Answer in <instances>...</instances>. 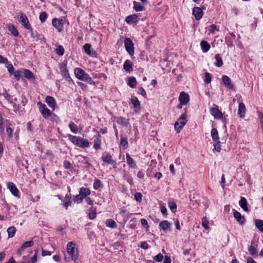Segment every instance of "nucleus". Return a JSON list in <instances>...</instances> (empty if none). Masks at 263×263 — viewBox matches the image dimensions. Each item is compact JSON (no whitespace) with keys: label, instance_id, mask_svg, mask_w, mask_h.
<instances>
[{"label":"nucleus","instance_id":"51","mask_svg":"<svg viewBox=\"0 0 263 263\" xmlns=\"http://www.w3.org/2000/svg\"><path fill=\"white\" fill-rule=\"evenodd\" d=\"M83 199V197L81 195V194L79 193V194L76 195L75 197V201L78 203H80L82 202Z\"/></svg>","mask_w":263,"mask_h":263},{"label":"nucleus","instance_id":"26","mask_svg":"<svg viewBox=\"0 0 263 263\" xmlns=\"http://www.w3.org/2000/svg\"><path fill=\"white\" fill-rule=\"evenodd\" d=\"M7 27L8 30L10 31L12 34L14 36H17L18 35V32L14 25L9 24L7 25Z\"/></svg>","mask_w":263,"mask_h":263},{"label":"nucleus","instance_id":"60","mask_svg":"<svg viewBox=\"0 0 263 263\" xmlns=\"http://www.w3.org/2000/svg\"><path fill=\"white\" fill-rule=\"evenodd\" d=\"M135 198L137 201H140L142 199V194L140 193H136L135 194Z\"/></svg>","mask_w":263,"mask_h":263},{"label":"nucleus","instance_id":"33","mask_svg":"<svg viewBox=\"0 0 263 263\" xmlns=\"http://www.w3.org/2000/svg\"><path fill=\"white\" fill-rule=\"evenodd\" d=\"M105 224L107 227L110 228H116L117 227V224L115 221L111 219H108L106 220Z\"/></svg>","mask_w":263,"mask_h":263},{"label":"nucleus","instance_id":"59","mask_svg":"<svg viewBox=\"0 0 263 263\" xmlns=\"http://www.w3.org/2000/svg\"><path fill=\"white\" fill-rule=\"evenodd\" d=\"M160 210L162 214L164 215H167V209L163 205H160Z\"/></svg>","mask_w":263,"mask_h":263},{"label":"nucleus","instance_id":"63","mask_svg":"<svg viewBox=\"0 0 263 263\" xmlns=\"http://www.w3.org/2000/svg\"><path fill=\"white\" fill-rule=\"evenodd\" d=\"M140 247L143 249H147L148 248V245L146 242H142L140 245Z\"/></svg>","mask_w":263,"mask_h":263},{"label":"nucleus","instance_id":"52","mask_svg":"<svg viewBox=\"0 0 263 263\" xmlns=\"http://www.w3.org/2000/svg\"><path fill=\"white\" fill-rule=\"evenodd\" d=\"M154 259L156 261L160 262L161 261L163 258V256L161 253L157 254L156 256L154 257Z\"/></svg>","mask_w":263,"mask_h":263},{"label":"nucleus","instance_id":"9","mask_svg":"<svg viewBox=\"0 0 263 263\" xmlns=\"http://www.w3.org/2000/svg\"><path fill=\"white\" fill-rule=\"evenodd\" d=\"M210 112L211 114L216 119H222L223 117L222 112L218 109V108L217 106L210 108Z\"/></svg>","mask_w":263,"mask_h":263},{"label":"nucleus","instance_id":"1","mask_svg":"<svg viewBox=\"0 0 263 263\" xmlns=\"http://www.w3.org/2000/svg\"><path fill=\"white\" fill-rule=\"evenodd\" d=\"M68 139L75 145L80 147L85 148L89 146V143L88 141L82 137L69 135L68 136Z\"/></svg>","mask_w":263,"mask_h":263},{"label":"nucleus","instance_id":"2","mask_svg":"<svg viewBox=\"0 0 263 263\" xmlns=\"http://www.w3.org/2000/svg\"><path fill=\"white\" fill-rule=\"evenodd\" d=\"M187 122L186 116L182 114L175 124V129L179 133Z\"/></svg>","mask_w":263,"mask_h":263},{"label":"nucleus","instance_id":"39","mask_svg":"<svg viewBox=\"0 0 263 263\" xmlns=\"http://www.w3.org/2000/svg\"><path fill=\"white\" fill-rule=\"evenodd\" d=\"M80 80L84 81L89 84H92L93 83L91 78L89 77V76L86 73L83 76L82 78H81Z\"/></svg>","mask_w":263,"mask_h":263},{"label":"nucleus","instance_id":"50","mask_svg":"<svg viewBox=\"0 0 263 263\" xmlns=\"http://www.w3.org/2000/svg\"><path fill=\"white\" fill-rule=\"evenodd\" d=\"M47 14L45 12H41L39 16V19L42 23H43L45 21L47 18Z\"/></svg>","mask_w":263,"mask_h":263},{"label":"nucleus","instance_id":"28","mask_svg":"<svg viewBox=\"0 0 263 263\" xmlns=\"http://www.w3.org/2000/svg\"><path fill=\"white\" fill-rule=\"evenodd\" d=\"M79 193L81 194L84 198H86L87 196H88L90 194L91 191L88 188L81 187L80 189Z\"/></svg>","mask_w":263,"mask_h":263},{"label":"nucleus","instance_id":"36","mask_svg":"<svg viewBox=\"0 0 263 263\" xmlns=\"http://www.w3.org/2000/svg\"><path fill=\"white\" fill-rule=\"evenodd\" d=\"M215 58L216 60V62L215 63V65L218 67L222 66L223 65V61L220 55L217 54L215 55Z\"/></svg>","mask_w":263,"mask_h":263},{"label":"nucleus","instance_id":"32","mask_svg":"<svg viewBox=\"0 0 263 263\" xmlns=\"http://www.w3.org/2000/svg\"><path fill=\"white\" fill-rule=\"evenodd\" d=\"M127 84L129 87L135 88L137 85V81L136 78L133 77H128Z\"/></svg>","mask_w":263,"mask_h":263},{"label":"nucleus","instance_id":"37","mask_svg":"<svg viewBox=\"0 0 263 263\" xmlns=\"http://www.w3.org/2000/svg\"><path fill=\"white\" fill-rule=\"evenodd\" d=\"M255 226L261 232H263V220L257 219L255 220Z\"/></svg>","mask_w":263,"mask_h":263},{"label":"nucleus","instance_id":"7","mask_svg":"<svg viewBox=\"0 0 263 263\" xmlns=\"http://www.w3.org/2000/svg\"><path fill=\"white\" fill-rule=\"evenodd\" d=\"M18 21L26 29H30L31 26L27 16L23 13H20Z\"/></svg>","mask_w":263,"mask_h":263},{"label":"nucleus","instance_id":"15","mask_svg":"<svg viewBox=\"0 0 263 263\" xmlns=\"http://www.w3.org/2000/svg\"><path fill=\"white\" fill-rule=\"evenodd\" d=\"M22 74L28 80H34L35 77L33 73L28 69H22Z\"/></svg>","mask_w":263,"mask_h":263},{"label":"nucleus","instance_id":"41","mask_svg":"<svg viewBox=\"0 0 263 263\" xmlns=\"http://www.w3.org/2000/svg\"><path fill=\"white\" fill-rule=\"evenodd\" d=\"M69 127L72 132L73 133H77L78 132V126L73 122H70L69 124Z\"/></svg>","mask_w":263,"mask_h":263},{"label":"nucleus","instance_id":"62","mask_svg":"<svg viewBox=\"0 0 263 263\" xmlns=\"http://www.w3.org/2000/svg\"><path fill=\"white\" fill-rule=\"evenodd\" d=\"M6 133L8 135L9 137L11 138L12 137L13 130L11 128H10V127L7 128Z\"/></svg>","mask_w":263,"mask_h":263},{"label":"nucleus","instance_id":"45","mask_svg":"<svg viewBox=\"0 0 263 263\" xmlns=\"http://www.w3.org/2000/svg\"><path fill=\"white\" fill-rule=\"evenodd\" d=\"M214 149L217 152H220V151H221V145H220V142L219 141H214Z\"/></svg>","mask_w":263,"mask_h":263},{"label":"nucleus","instance_id":"64","mask_svg":"<svg viewBox=\"0 0 263 263\" xmlns=\"http://www.w3.org/2000/svg\"><path fill=\"white\" fill-rule=\"evenodd\" d=\"M163 263H171V258L167 256H165Z\"/></svg>","mask_w":263,"mask_h":263},{"label":"nucleus","instance_id":"22","mask_svg":"<svg viewBox=\"0 0 263 263\" xmlns=\"http://www.w3.org/2000/svg\"><path fill=\"white\" fill-rule=\"evenodd\" d=\"M71 194H66L65 198L63 200V206L67 209L69 206H70L71 204Z\"/></svg>","mask_w":263,"mask_h":263},{"label":"nucleus","instance_id":"14","mask_svg":"<svg viewBox=\"0 0 263 263\" xmlns=\"http://www.w3.org/2000/svg\"><path fill=\"white\" fill-rule=\"evenodd\" d=\"M193 14L195 16L196 20H199L202 17L203 14L201 8L194 7L193 10Z\"/></svg>","mask_w":263,"mask_h":263},{"label":"nucleus","instance_id":"25","mask_svg":"<svg viewBox=\"0 0 263 263\" xmlns=\"http://www.w3.org/2000/svg\"><path fill=\"white\" fill-rule=\"evenodd\" d=\"M234 217L237 220L238 222L241 224L243 223L245 221V218L241 216L239 212L235 211L234 213Z\"/></svg>","mask_w":263,"mask_h":263},{"label":"nucleus","instance_id":"11","mask_svg":"<svg viewBox=\"0 0 263 263\" xmlns=\"http://www.w3.org/2000/svg\"><path fill=\"white\" fill-rule=\"evenodd\" d=\"M178 99L180 103L183 105H186L190 100L189 95L183 91L180 93Z\"/></svg>","mask_w":263,"mask_h":263},{"label":"nucleus","instance_id":"8","mask_svg":"<svg viewBox=\"0 0 263 263\" xmlns=\"http://www.w3.org/2000/svg\"><path fill=\"white\" fill-rule=\"evenodd\" d=\"M101 159L104 162L102 164L103 165H104L105 163H107L111 165L114 167H116V162L112 159L110 155L107 154L105 156H103L101 157Z\"/></svg>","mask_w":263,"mask_h":263},{"label":"nucleus","instance_id":"30","mask_svg":"<svg viewBox=\"0 0 263 263\" xmlns=\"http://www.w3.org/2000/svg\"><path fill=\"white\" fill-rule=\"evenodd\" d=\"M200 46L203 52H206L210 48V45L205 41H202L200 43Z\"/></svg>","mask_w":263,"mask_h":263},{"label":"nucleus","instance_id":"21","mask_svg":"<svg viewBox=\"0 0 263 263\" xmlns=\"http://www.w3.org/2000/svg\"><path fill=\"white\" fill-rule=\"evenodd\" d=\"M46 102L49 107L52 108V109H54L55 107V101L54 99L50 96H47L46 97Z\"/></svg>","mask_w":263,"mask_h":263},{"label":"nucleus","instance_id":"4","mask_svg":"<svg viewBox=\"0 0 263 263\" xmlns=\"http://www.w3.org/2000/svg\"><path fill=\"white\" fill-rule=\"evenodd\" d=\"M76 245L73 242H69L67 245V251L73 260L77 259V251L75 248Z\"/></svg>","mask_w":263,"mask_h":263},{"label":"nucleus","instance_id":"20","mask_svg":"<svg viewBox=\"0 0 263 263\" xmlns=\"http://www.w3.org/2000/svg\"><path fill=\"white\" fill-rule=\"evenodd\" d=\"M222 81L224 85L230 89L233 88V85L231 83V79L230 78L227 76H223L222 77Z\"/></svg>","mask_w":263,"mask_h":263},{"label":"nucleus","instance_id":"27","mask_svg":"<svg viewBox=\"0 0 263 263\" xmlns=\"http://www.w3.org/2000/svg\"><path fill=\"white\" fill-rule=\"evenodd\" d=\"M33 241L32 240L26 241L24 242L21 247L18 249V252H21L23 251L26 248L30 247L33 245Z\"/></svg>","mask_w":263,"mask_h":263},{"label":"nucleus","instance_id":"24","mask_svg":"<svg viewBox=\"0 0 263 263\" xmlns=\"http://www.w3.org/2000/svg\"><path fill=\"white\" fill-rule=\"evenodd\" d=\"M86 73V72L81 68H76L74 69V74L76 77L79 80Z\"/></svg>","mask_w":263,"mask_h":263},{"label":"nucleus","instance_id":"40","mask_svg":"<svg viewBox=\"0 0 263 263\" xmlns=\"http://www.w3.org/2000/svg\"><path fill=\"white\" fill-rule=\"evenodd\" d=\"M134 8L136 11H140L144 10V7L141 6L139 3L136 2H134Z\"/></svg>","mask_w":263,"mask_h":263},{"label":"nucleus","instance_id":"55","mask_svg":"<svg viewBox=\"0 0 263 263\" xmlns=\"http://www.w3.org/2000/svg\"><path fill=\"white\" fill-rule=\"evenodd\" d=\"M204 81L207 83H210L211 82V76L209 72H205Z\"/></svg>","mask_w":263,"mask_h":263},{"label":"nucleus","instance_id":"12","mask_svg":"<svg viewBox=\"0 0 263 263\" xmlns=\"http://www.w3.org/2000/svg\"><path fill=\"white\" fill-rule=\"evenodd\" d=\"M83 48L85 53L91 57L96 56V52L93 49H91V45L89 44H85L83 46Z\"/></svg>","mask_w":263,"mask_h":263},{"label":"nucleus","instance_id":"6","mask_svg":"<svg viewBox=\"0 0 263 263\" xmlns=\"http://www.w3.org/2000/svg\"><path fill=\"white\" fill-rule=\"evenodd\" d=\"M64 17H60L59 18H54L52 20V25L57 29L59 32L62 31L63 28L64 24Z\"/></svg>","mask_w":263,"mask_h":263},{"label":"nucleus","instance_id":"53","mask_svg":"<svg viewBox=\"0 0 263 263\" xmlns=\"http://www.w3.org/2000/svg\"><path fill=\"white\" fill-rule=\"evenodd\" d=\"M89 217L91 219H93L96 217V213L92 209H90L89 210Z\"/></svg>","mask_w":263,"mask_h":263},{"label":"nucleus","instance_id":"38","mask_svg":"<svg viewBox=\"0 0 263 263\" xmlns=\"http://www.w3.org/2000/svg\"><path fill=\"white\" fill-rule=\"evenodd\" d=\"M7 232L8 234V237L9 238L13 237L14 236L15 233L16 232V229L14 227H9L7 229Z\"/></svg>","mask_w":263,"mask_h":263},{"label":"nucleus","instance_id":"13","mask_svg":"<svg viewBox=\"0 0 263 263\" xmlns=\"http://www.w3.org/2000/svg\"><path fill=\"white\" fill-rule=\"evenodd\" d=\"M112 121H116L118 124L123 126H127L129 123L127 119L122 117H115L113 118Z\"/></svg>","mask_w":263,"mask_h":263},{"label":"nucleus","instance_id":"3","mask_svg":"<svg viewBox=\"0 0 263 263\" xmlns=\"http://www.w3.org/2000/svg\"><path fill=\"white\" fill-rule=\"evenodd\" d=\"M39 110L45 119H48L51 115V111L44 104L39 102L37 103Z\"/></svg>","mask_w":263,"mask_h":263},{"label":"nucleus","instance_id":"61","mask_svg":"<svg viewBox=\"0 0 263 263\" xmlns=\"http://www.w3.org/2000/svg\"><path fill=\"white\" fill-rule=\"evenodd\" d=\"M63 165L66 169H68L71 167V163L68 161H65L64 162Z\"/></svg>","mask_w":263,"mask_h":263},{"label":"nucleus","instance_id":"35","mask_svg":"<svg viewBox=\"0 0 263 263\" xmlns=\"http://www.w3.org/2000/svg\"><path fill=\"white\" fill-rule=\"evenodd\" d=\"M239 204L240 206L244 210V211H248V208L247 207V202L245 198L241 197V199L239 202Z\"/></svg>","mask_w":263,"mask_h":263},{"label":"nucleus","instance_id":"31","mask_svg":"<svg viewBox=\"0 0 263 263\" xmlns=\"http://www.w3.org/2000/svg\"><path fill=\"white\" fill-rule=\"evenodd\" d=\"M126 158L128 165H129L131 167L135 168L136 165V163L129 154H126Z\"/></svg>","mask_w":263,"mask_h":263},{"label":"nucleus","instance_id":"17","mask_svg":"<svg viewBox=\"0 0 263 263\" xmlns=\"http://www.w3.org/2000/svg\"><path fill=\"white\" fill-rule=\"evenodd\" d=\"M61 75L64 77L68 81H71L68 70L65 66H61Z\"/></svg>","mask_w":263,"mask_h":263},{"label":"nucleus","instance_id":"23","mask_svg":"<svg viewBox=\"0 0 263 263\" xmlns=\"http://www.w3.org/2000/svg\"><path fill=\"white\" fill-rule=\"evenodd\" d=\"M124 69L127 72H130L133 70L132 62L128 60L125 61L123 65Z\"/></svg>","mask_w":263,"mask_h":263},{"label":"nucleus","instance_id":"19","mask_svg":"<svg viewBox=\"0 0 263 263\" xmlns=\"http://www.w3.org/2000/svg\"><path fill=\"white\" fill-rule=\"evenodd\" d=\"M138 16L137 14L128 15L126 18V22L128 24L135 23L138 22Z\"/></svg>","mask_w":263,"mask_h":263},{"label":"nucleus","instance_id":"18","mask_svg":"<svg viewBox=\"0 0 263 263\" xmlns=\"http://www.w3.org/2000/svg\"><path fill=\"white\" fill-rule=\"evenodd\" d=\"M159 227L164 232L169 230L171 227V224L167 220H163L159 223Z\"/></svg>","mask_w":263,"mask_h":263},{"label":"nucleus","instance_id":"42","mask_svg":"<svg viewBox=\"0 0 263 263\" xmlns=\"http://www.w3.org/2000/svg\"><path fill=\"white\" fill-rule=\"evenodd\" d=\"M169 208L173 212H175L177 209V205L174 201H170L168 203Z\"/></svg>","mask_w":263,"mask_h":263},{"label":"nucleus","instance_id":"56","mask_svg":"<svg viewBox=\"0 0 263 263\" xmlns=\"http://www.w3.org/2000/svg\"><path fill=\"white\" fill-rule=\"evenodd\" d=\"M8 71L11 74H13L14 73V68L12 64H8L6 66Z\"/></svg>","mask_w":263,"mask_h":263},{"label":"nucleus","instance_id":"43","mask_svg":"<svg viewBox=\"0 0 263 263\" xmlns=\"http://www.w3.org/2000/svg\"><path fill=\"white\" fill-rule=\"evenodd\" d=\"M101 144V140L99 139V137H97V139L94 140L93 148L96 150L99 149L100 147Z\"/></svg>","mask_w":263,"mask_h":263},{"label":"nucleus","instance_id":"10","mask_svg":"<svg viewBox=\"0 0 263 263\" xmlns=\"http://www.w3.org/2000/svg\"><path fill=\"white\" fill-rule=\"evenodd\" d=\"M7 188L11 192L12 194L15 196H18L19 191L17 189L16 185L12 182H8L7 184Z\"/></svg>","mask_w":263,"mask_h":263},{"label":"nucleus","instance_id":"29","mask_svg":"<svg viewBox=\"0 0 263 263\" xmlns=\"http://www.w3.org/2000/svg\"><path fill=\"white\" fill-rule=\"evenodd\" d=\"M130 101L132 104L134 105V107L138 110H139L140 108V102L138 99V98L136 97H132L130 99Z\"/></svg>","mask_w":263,"mask_h":263},{"label":"nucleus","instance_id":"46","mask_svg":"<svg viewBox=\"0 0 263 263\" xmlns=\"http://www.w3.org/2000/svg\"><path fill=\"white\" fill-rule=\"evenodd\" d=\"M210 32L213 34L215 33L216 31L219 30L218 28L215 25H212L209 26V29Z\"/></svg>","mask_w":263,"mask_h":263},{"label":"nucleus","instance_id":"16","mask_svg":"<svg viewBox=\"0 0 263 263\" xmlns=\"http://www.w3.org/2000/svg\"><path fill=\"white\" fill-rule=\"evenodd\" d=\"M246 107L245 104L243 103H240L239 104L238 109V114L241 118H243L245 117V112H246Z\"/></svg>","mask_w":263,"mask_h":263},{"label":"nucleus","instance_id":"58","mask_svg":"<svg viewBox=\"0 0 263 263\" xmlns=\"http://www.w3.org/2000/svg\"><path fill=\"white\" fill-rule=\"evenodd\" d=\"M64 50L62 46H59L57 49V53L59 55H62L64 54Z\"/></svg>","mask_w":263,"mask_h":263},{"label":"nucleus","instance_id":"49","mask_svg":"<svg viewBox=\"0 0 263 263\" xmlns=\"http://www.w3.org/2000/svg\"><path fill=\"white\" fill-rule=\"evenodd\" d=\"M102 186V183L100 180L96 179L93 183V187L96 190L99 189Z\"/></svg>","mask_w":263,"mask_h":263},{"label":"nucleus","instance_id":"48","mask_svg":"<svg viewBox=\"0 0 263 263\" xmlns=\"http://www.w3.org/2000/svg\"><path fill=\"white\" fill-rule=\"evenodd\" d=\"M248 250H249V251L251 255H252V256L256 255L257 251L254 247H253V246H251L249 247Z\"/></svg>","mask_w":263,"mask_h":263},{"label":"nucleus","instance_id":"34","mask_svg":"<svg viewBox=\"0 0 263 263\" xmlns=\"http://www.w3.org/2000/svg\"><path fill=\"white\" fill-rule=\"evenodd\" d=\"M211 134L213 141L216 142L219 141L218 133L216 128H213L211 130Z\"/></svg>","mask_w":263,"mask_h":263},{"label":"nucleus","instance_id":"44","mask_svg":"<svg viewBox=\"0 0 263 263\" xmlns=\"http://www.w3.org/2000/svg\"><path fill=\"white\" fill-rule=\"evenodd\" d=\"M201 222H202V226L205 229L208 230L209 229V221L208 220L207 218H206V217H203L202 218Z\"/></svg>","mask_w":263,"mask_h":263},{"label":"nucleus","instance_id":"47","mask_svg":"<svg viewBox=\"0 0 263 263\" xmlns=\"http://www.w3.org/2000/svg\"><path fill=\"white\" fill-rule=\"evenodd\" d=\"M13 74L15 79L17 81H19L22 77V74H23L22 72V69H21L20 70L14 72Z\"/></svg>","mask_w":263,"mask_h":263},{"label":"nucleus","instance_id":"54","mask_svg":"<svg viewBox=\"0 0 263 263\" xmlns=\"http://www.w3.org/2000/svg\"><path fill=\"white\" fill-rule=\"evenodd\" d=\"M127 140L126 138L124 137H121V145L124 147V148H126L127 146Z\"/></svg>","mask_w":263,"mask_h":263},{"label":"nucleus","instance_id":"5","mask_svg":"<svg viewBox=\"0 0 263 263\" xmlns=\"http://www.w3.org/2000/svg\"><path fill=\"white\" fill-rule=\"evenodd\" d=\"M124 46L126 50L130 55L134 54V47L132 41L129 38H125L124 40Z\"/></svg>","mask_w":263,"mask_h":263},{"label":"nucleus","instance_id":"57","mask_svg":"<svg viewBox=\"0 0 263 263\" xmlns=\"http://www.w3.org/2000/svg\"><path fill=\"white\" fill-rule=\"evenodd\" d=\"M138 93L139 94L143 96V97H145L146 95V91L143 89V88H142L141 87H140L138 88Z\"/></svg>","mask_w":263,"mask_h":263}]
</instances>
